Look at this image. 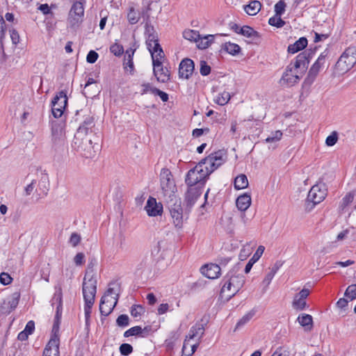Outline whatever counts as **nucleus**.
<instances>
[{"mask_svg": "<svg viewBox=\"0 0 356 356\" xmlns=\"http://www.w3.org/2000/svg\"><path fill=\"white\" fill-rule=\"evenodd\" d=\"M119 350L122 355L128 356L133 352V347L129 343H124L120 345Z\"/></svg>", "mask_w": 356, "mask_h": 356, "instance_id": "obj_56", "label": "nucleus"}, {"mask_svg": "<svg viewBox=\"0 0 356 356\" xmlns=\"http://www.w3.org/2000/svg\"><path fill=\"white\" fill-rule=\"evenodd\" d=\"M67 104V91L61 90L56 95L51 101V112L55 118L62 116Z\"/></svg>", "mask_w": 356, "mask_h": 356, "instance_id": "obj_11", "label": "nucleus"}, {"mask_svg": "<svg viewBox=\"0 0 356 356\" xmlns=\"http://www.w3.org/2000/svg\"><path fill=\"white\" fill-rule=\"evenodd\" d=\"M326 195L327 190L324 184L313 186L309 191L306 199L305 209L307 211H310L316 204L321 202Z\"/></svg>", "mask_w": 356, "mask_h": 356, "instance_id": "obj_7", "label": "nucleus"}, {"mask_svg": "<svg viewBox=\"0 0 356 356\" xmlns=\"http://www.w3.org/2000/svg\"><path fill=\"white\" fill-rule=\"evenodd\" d=\"M97 283V279L96 277H94V275H91L89 278H83L82 291L84 302L90 301L95 302Z\"/></svg>", "mask_w": 356, "mask_h": 356, "instance_id": "obj_12", "label": "nucleus"}, {"mask_svg": "<svg viewBox=\"0 0 356 356\" xmlns=\"http://www.w3.org/2000/svg\"><path fill=\"white\" fill-rule=\"evenodd\" d=\"M145 38L147 47L149 51H151L154 47H156V43H159L158 34L147 35Z\"/></svg>", "mask_w": 356, "mask_h": 356, "instance_id": "obj_46", "label": "nucleus"}, {"mask_svg": "<svg viewBox=\"0 0 356 356\" xmlns=\"http://www.w3.org/2000/svg\"><path fill=\"white\" fill-rule=\"evenodd\" d=\"M328 50L325 49L321 54L316 62L310 67L307 75L302 83V88L308 90L318 76L321 67L325 64Z\"/></svg>", "mask_w": 356, "mask_h": 356, "instance_id": "obj_9", "label": "nucleus"}, {"mask_svg": "<svg viewBox=\"0 0 356 356\" xmlns=\"http://www.w3.org/2000/svg\"><path fill=\"white\" fill-rule=\"evenodd\" d=\"M231 98V95L229 92L224 91L223 92L219 94V95L215 99V102L218 105L223 106L228 103Z\"/></svg>", "mask_w": 356, "mask_h": 356, "instance_id": "obj_43", "label": "nucleus"}, {"mask_svg": "<svg viewBox=\"0 0 356 356\" xmlns=\"http://www.w3.org/2000/svg\"><path fill=\"white\" fill-rule=\"evenodd\" d=\"M20 298V293L19 292H15L12 295V298L8 302V305H9L10 310H15L19 304Z\"/></svg>", "mask_w": 356, "mask_h": 356, "instance_id": "obj_48", "label": "nucleus"}, {"mask_svg": "<svg viewBox=\"0 0 356 356\" xmlns=\"http://www.w3.org/2000/svg\"><path fill=\"white\" fill-rule=\"evenodd\" d=\"M60 335L51 334V338L43 350V356L54 355L56 350H59Z\"/></svg>", "mask_w": 356, "mask_h": 356, "instance_id": "obj_20", "label": "nucleus"}, {"mask_svg": "<svg viewBox=\"0 0 356 356\" xmlns=\"http://www.w3.org/2000/svg\"><path fill=\"white\" fill-rule=\"evenodd\" d=\"M282 132L280 130L275 131L272 133V135L266 138V143L277 142L281 140L282 137Z\"/></svg>", "mask_w": 356, "mask_h": 356, "instance_id": "obj_61", "label": "nucleus"}, {"mask_svg": "<svg viewBox=\"0 0 356 356\" xmlns=\"http://www.w3.org/2000/svg\"><path fill=\"white\" fill-rule=\"evenodd\" d=\"M84 313H85V320L86 323L88 324L90 318V314L92 312V307L94 304V302L88 301L84 302Z\"/></svg>", "mask_w": 356, "mask_h": 356, "instance_id": "obj_55", "label": "nucleus"}, {"mask_svg": "<svg viewBox=\"0 0 356 356\" xmlns=\"http://www.w3.org/2000/svg\"><path fill=\"white\" fill-rule=\"evenodd\" d=\"M222 286L220 290V296L223 298L226 291L230 292L227 295V300H229L234 297L243 286L245 284V277L241 274L236 275L234 268L230 270L222 280Z\"/></svg>", "mask_w": 356, "mask_h": 356, "instance_id": "obj_2", "label": "nucleus"}, {"mask_svg": "<svg viewBox=\"0 0 356 356\" xmlns=\"http://www.w3.org/2000/svg\"><path fill=\"white\" fill-rule=\"evenodd\" d=\"M157 81L161 83H167L170 80V70L163 66L159 69L158 75L155 76Z\"/></svg>", "mask_w": 356, "mask_h": 356, "instance_id": "obj_33", "label": "nucleus"}, {"mask_svg": "<svg viewBox=\"0 0 356 356\" xmlns=\"http://www.w3.org/2000/svg\"><path fill=\"white\" fill-rule=\"evenodd\" d=\"M151 56H154L155 58H159L161 60L164 57V53L163 49L159 43L156 44V47H154L151 51H149Z\"/></svg>", "mask_w": 356, "mask_h": 356, "instance_id": "obj_51", "label": "nucleus"}, {"mask_svg": "<svg viewBox=\"0 0 356 356\" xmlns=\"http://www.w3.org/2000/svg\"><path fill=\"white\" fill-rule=\"evenodd\" d=\"M209 155L205 157L204 159H202L198 163L199 165H202V167L204 165L205 170L204 172L206 173V175L208 177L214 172L216 169L218 168V164H216L214 161H209Z\"/></svg>", "mask_w": 356, "mask_h": 356, "instance_id": "obj_27", "label": "nucleus"}, {"mask_svg": "<svg viewBox=\"0 0 356 356\" xmlns=\"http://www.w3.org/2000/svg\"><path fill=\"white\" fill-rule=\"evenodd\" d=\"M97 261L95 257L90 258L88 264V268L86 270V273L84 277L89 278L90 277L91 275H94V277H95V273L94 270V267L97 265Z\"/></svg>", "mask_w": 356, "mask_h": 356, "instance_id": "obj_49", "label": "nucleus"}, {"mask_svg": "<svg viewBox=\"0 0 356 356\" xmlns=\"http://www.w3.org/2000/svg\"><path fill=\"white\" fill-rule=\"evenodd\" d=\"M204 327L203 325L200 324V323H196L195 325H193L191 328L188 335L186 336V340H187V339H192L194 337H195L196 336H197L198 334H200V338H201L204 335Z\"/></svg>", "mask_w": 356, "mask_h": 356, "instance_id": "obj_32", "label": "nucleus"}, {"mask_svg": "<svg viewBox=\"0 0 356 356\" xmlns=\"http://www.w3.org/2000/svg\"><path fill=\"white\" fill-rule=\"evenodd\" d=\"M213 39H214L213 35H207L204 36V40H205V41L202 40L197 44L198 49H205L208 48L211 45V44L213 42Z\"/></svg>", "mask_w": 356, "mask_h": 356, "instance_id": "obj_47", "label": "nucleus"}, {"mask_svg": "<svg viewBox=\"0 0 356 356\" xmlns=\"http://www.w3.org/2000/svg\"><path fill=\"white\" fill-rule=\"evenodd\" d=\"M49 188V181L48 175L42 174L38 184V187L35 191L38 193L39 196H45L47 195Z\"/></svg>", "mask_w": 356, "mask_h": 356, "instance_id": "obj_22", "label": "nucleus"}, {"mask_svg": "<svg viewBox=\"0 0 356 356\" xmlns=\"http://www.w3.org/2000/svg\"><path fill=\"white\" fill-rule=\"evenodd\" d=\"M200 66V73L201 75L205 76H208L211 73V68L205 60H201Z\"/></svg>", "mask_w": 356, "mask_h": 356, "instance_id": "obj_58", "label": "nucleus"}, {"mask_svg": "<svg viewBox=\"0 0 356 356\" xmlns=\"http://www.w3.org/2000/svg\"><path fill=\"white\" fill-rule=\"evenodd\" d=\"M112 298L114 299L113 302L106 298L105 296L102 297L99 303V311L102 316H107L113 312L120 298L119 292L116 293V297H113Z\"/></svg>", "mask_w": 356, "mask_h": 356, "instance_id": "obj_17", "label": "nucleus"}, {"mask_svg": "<svg viewBox=\"0 0 356 356\" xmlns=\"http://www.w3.org/2000/svg\"><path fill=\"white\" fill-rule=\"evenodd\" d=\"M286 3L284 0H280L275 5V15L282 16L285 12Z\"/></svg>", "mask_w": 356, "mask_h": 356, "instance_id": "obj_54", "label": "nucleus"}, {"mask_svg": "<svg viewBox=\"0 0 356 356\" xmlns=\"http://www.w3.org/2000/svg\"><path fill=\"white\" fill-rule=\"evenodd\" d=\"M163 204L157 202L156 198L149 197L147 201L145 209L149 216H161L163 213Z\"/></svg>", "mask_w": 356, "mask_h": 356, "instance_id": "obj_18", "label": "nucleus"}, {"mask_svg": "<svg viewBox=\"0 0 356 356\" xmlns=\"http://www.w3.org/2000/svg\"><path fill=\"white\" fill-rule=\"evenodd\" d=\"M268 24L270 26H275L277 28H282L285 25L286 22L281 18L280 15L278 16L275 15V16L268 19Z\"/></svg>", "mask_w": 356, "mask_h": 356, "instance_id": "obj_45", "label": "nucleus"}, {"mask_svg": "<svg viewBox=\"0 0 356 356\" xmlns=\"http://www.w3.org/2000/svg\"><path fill=\"white\" fill-rule=\"evenodd\" d=\"M6 27L0 29V63H3L6 60L3 40L5 37Z\"/></svg>", "mask_w": 356, "mask_h": 356, "instance_id": "obj_38", "label": "nucleus"}, {"mask_svg": "<svg viewBox=\"0 0 356 356\" xmlns=\"http://www.w3.org/2000/svg\"><path fill=\"white\" fill-rule=\"evenodd\" d=\"M293 307L296 310H304L308 307L305 299H300L298 296H295L292 302Z\"/></svg>", "mask_w": 356, "mask_h": 356, "instance_id": "obj_42", "label": "nucleus"}, {"mask_svg": "<svg viewBox=\"0 0 356 356\" xmlns=\"http://www.w3.org/2000/svg\"><path fill=\"white\" fill-rule=\"evenodd\" d=\"M132 336L145 337V335L143 334L142 327L138 325L132 327L124 332V337H129Z\"/></svg>", "mask_w": 356, "mask_h": 356, "instance_id": "obj_37", "label": "nucleus"}, {"mask_svg": "<svg viewBox=\"0 0 356 356\" xmlns=\"http://www.w3.org/2000/svg\"><path fill=\"white\" fill-rule=\"evenodd\" d=\"M142 90L140 94L145 95L147 92H151L152 94H154V90H156V88L153 87L150 83H143L141 84Z\"/></svg>", "mask_w": 356, "mask_h": 356, "instance_id": "obj_62", "label": "nucleus"}, {"mask_svg": "<svg viewBox=\"0 0 356 356\" xmlns=\"http://www.w3.org/2000/svg\"><path fill=\"white\" fill-rule=\"evenodd\" d=\"M164 202L169 210L173 225L176 228L181 229L184 222L188 220L191 209L185 204L183 207L181 200L178 196L168 199Z\"/></svg>", "mask_w": 356, "mask_h": 356, "instance_id": "obj_1", "label": "nucleus"}, {"mask_svg": "<svg viewBox=\"0 0 356 356\" xmlns=\"http://www.w3.org/2000/svg\"><path fill=\"white\" fill-rule=\"evenodd\" d=\"M264 250H265V248L263 245H259L258 247V248L256 250L255 253L253 254L252 258L248 261V264H246V266L245 267L244 271H245V273H248L251 270V268H252V266L261 257L262 254L264 252Z\"/></svg>", "mask_w": 356, "mask_h": 356, "instance_id": "obj_26", "label": "nucleus"}, {"mask_svg": "<svg viewBox=\"0 0 356 356\" xmlns=\"http://www.w3.org/2000/svg\"><path fill=\"white\" fill-rule=\"evenodd\" d=\"M92 140L89 138H85L84 140H73L72 147L85 158H93L99 149V138L96 136V138Z\"/></svg>", "mask_w": 356, "mask_h": 356, "instance_id": "obj_4", "label": "nucleus"}, {"mask_svg": "<svg viewBox=\"0 0 356 356\" xmlns=\"http://www.w3.org/2000/svg\"><path fill=\"white\" fill-rule=\"evenodd\" d=\"M289 351L284 347H278L271 356H289Z\"/></svg>", "mask_w": 356, "mask_h": 356, "instance_id": "obj_64", "label": "nucleus"}, {"mask_svg": "<svg viewBox=\"0 0 356 356\" xmlns=\"http://www.w3.org/2000/svg\"><path fill=\"white\" fill-rule=\"evenodd\" d=\"M86 3L73 2L69 12L68 21L70 27L75 29L79 26L83 21L84 15V4Z\"/></svg>", "mask_w": 356, "mask_h": 356, "instance_id": "obj_10", "label": "nucleus"}, {"mask_svg": "<svg viewBox=\"0 0 356 356\" xmlns=\"http://www.w3.org/2000/svg\"><path fill=\"white\" fill-rule=\"evenodd\" d=\"M183 37L188 40L195 42H197L198 40L202 39L198 31L190 29L185 30L183 32Z\"/></svg>", "mask_w": 356, "mask_h": 356, "instance_id": "obj_39", "label": "nucleus"}, {"mask_svg": "<svg viewBox=\"0 0 356 356\" xmlns=\"http://www.w3.org/2000/svg\"><path fill=\"white\" fill-rule=\"evenodd\" d=\"M110 51L116 56H120L124 53V48L122 45L114 43L110 47Z\"/></svg>", "mask_w": 356, "mask_h": 356, "instance_id": "obj_59", "label": "nucleus"}, {"mask_svg": "<svg viewBox=\"0 0 356 356\" xmlns=\"http://www.w3.org/2000/svg\"><path fill=\"white\" fill-rule=\"evenodd\" d=\"M127 19L131 24H136L139 21L140 15L135 10L134 7L129 8L127 14Z\"/></svg>", "mask_w": 356, "mask_h": 356, "instance_id": "obj_44", "label": "nucleus"}, {"mask_svg": "<svg viewBox=\"0 0 356 356\" xmlns=\"http://www.w3.org/2000/svg\"><path fill=\"white\" fill-rule=\"evenodd\" d=\"M338 138V133L335 131L332 132V134L326 138V145L329 147L334 145L337 143Z\"/></svg>", "mask_w": 356, "mask_h": 356, "instance_id": "obj_60", "label": "nucleus"}, {"mask_svg": "<svg viewBox=\"0 0 356 356\" xmlns=\"http://www.w3.org/2000/svg\"><path fill=\"white\" fill-rule=\"evenodd\" d=\"M226 153L224 150H218L209 154V161H214L219 168L226 161Z\"/></svg>", "mask_w": 356, "mask_h": 356, "instance_id": "obj_29", "label": "nucleus"}, {"mask_svg": "<svg viewBox=\"0 0 356 356\" xmlns=\"http://www.w3.org/2000/svg\"><path fill=\"white\" fill-rule=\"evenodd\" d=\"M240 34L252 40H257L261 38L259 33L249 26H242L241 29H240Z\"/></svg>", "mask_w": 356, "mask_h": 356, "instance_id": "obj_28", "label": "nucleus"}, {"mask_svg": "<svg viewBox=\"0 0 356 356\" xmlns=\"http://www.w3.org/2000/svg\"><path fill=\"white\" fill-rule=\"evenodd\" d=\"M95 126V123L94 117H86L77 129L76 132L74 134V140H84L85 138H88V134L94 132Z\"/></svg>", "mask_w": 356, "mask_h": 356, "instance_id": "obj_13", "label": "nucleus"}, {"mask_svg": "<svg viewBox=\"0 0 356 356\" xmlns=\"http://www.w3.org/2000/svg\"><path fill=\"white\" fill-rule=\"evenodd\" d=\"M120 284L115 282H111L109 284V287L105 292V294L104 296H105L106 298H107V297L109 296L115 295V297H116V293L118 292L120 293Z\"/></svg>", "mask_w": 356, "mask_h": 356, "instance_id": "obj_41", "label": "nucleus"}, {"mask_svg": "<svg viewBox=\"0 0 356 356\" xmlns=\"http://www.w3.org/2000/svg\"><path fill=\"white\" fill-rule=\"evenodd\" d=\"M200 271L203 275L209 279L218 278L221 274L220 265L212 263L202 266Z\"/></svg>", "mask_w": 356, "mask_h": 356, "instance_id": "obj_19", "label": "nucleus"}, {"mask_svg": "<svg viewBox=\"0 0 356 356\" xmlns=\"http://www.w3.org/2000/svg\"><path fill=\"white\" fill-rule=\"evenodd\" d=\"M293 67H292V63H291L286 67L283 73L282 78L280 80V83L282 86H293L297 83L302 77L301 75L296 74H293Z\"/></svg>", "mask_w": 356, "mask_h": 356, "instance_id": "obj_14", "label": "nucleus"}, {"mask_svg": "<svg viewBox=\"0 0 356 356\" xmlns=\"http://www.w3.org/2000/svg\"><path fill=\"white\" fill-rule=\"evenodd\" d=\"M145 312V308L140 305H134L131 306L130 313L134 318L140 317Z\"/></svg>", "mask_w": 356, "mask_h": 356, "instance_id": "obj_50", "label": "nucleus"}, {"mask_svg": "<svg viewBox=\"0 0 356 356\" xmlns=\"http://www.w3.org/2000/svg\"><path fill=\"white\" fill-rule=\"evenodd\" d=\"M261 4L259 1H251L248 5L244 6V10L249 15H255L261 10Z\"/></svg>", "mask_w": 356, "mask_h": 356, "instance_id": "obj_31", "label": "nucleus"}, {"mask_svg": "<svg viewBox=\"0 0 356 356\" xmlns=\"http://www.w3.org/2000/svg\"><path fill=\"white\" fill-rule=\"evenodd\" d=\"M248 186L247 176L244 174L238 175L234 179V188L236 190L244 189Z\"/></svg>", "mask_w": 356, "mask_h": 356, "instance_id": "obj_34", "label": "nucleus"}, {"mask_svg": "<svg viewBox=\"0 0 356 356\" xmlns=\"http://www.w3.org/2000/svg\"><path fill=\"white\" fill-rule=\"evenodd\" d=\"M254 314L253 312H249L244 315L236 323L235 329H238L245 325L253 317Z\"/></svg>", "mask_w": 356, "mask_h": 356, "instance_id": "obj_57", "label": "nucleus"}, {"mask_svg": "<svg viewBox=\"0 0 356 356\" xmlns=\"http://www.w3.org/2000/svg\"><path fill=\"white\" fill-rule=\"evenodd\" d=\"M116 324L119 327H127L129 325V318L127 314H121L116 319Z\"/></svg>", "mask_w": 356, "mask_h": 356, "instance_id": "obj_53", "label": "nucleus"}, {"mask_svg": "<svg viewBox=\"0 0 356 356\" xmlns=\"http://www.w3.org/2000/svg\"><path fill=\"white\" fill-rule=\"evenodd\" d=\"M152 64H153V74L154 76L158 75L159 69L163 67L162 62L159 58H155L154 56H152Z\"/></svg>", "mask_w": 356, "mask_h": 356, "instance_id": "obj_63", "label": "nucleus"}, {"mask_svg": "<svg viewBox=\"0 0 356 356\" xmlns=\"http://www.w3.org/2000/svg\"><path fill=\"white\" fill-rule=\"evenodd\" d=\"M65 124L57 120L51 121V148L58 153H61L67 148L65 133Z\"/></svg>", "mask_w": 356, "mask_h": 356, "instance_id": "obj_3", "label": "nucleus"}, {"mask_svg": "<svg viewBox=\"0 0 356 356\" xmlns=\"http://www.w3.org/2000/svg\"><path fill=\"white\" fill-rule=\"evenodd\" d=\"M298 322L304 327L305 331L309 332L313 329V318L307 314H301L297 318Z\"/></svg>", "mask_w": 356, "mask_h": 356, "instance_id": "obj_25", "label": "nucleus"}, {"mask_svg": "<svg viewBox=\"0 0 356 356\" xmlns=\"http://www.w3.org/2000/svg\"><path fill=\"white\" fill-rule=\"evenodd\" d=\"M356 63V46L348 47L335 64V70L339 74L350 70Z\"/></svg>", "mask_w": 356, "mask_h": 356, "instance_id": "obj_6", "label": "nucleus"}, {"mask_svg": "<svg viewBox=\"0 0 356 356\" xmlns=\"http://www.w3.org/2000/svg\"><path fill=\"white\" fill-rule=\"evenodd\" d=\"M208 178L209 177L206 175L202 165L198 163L188 171L185 183L188 186H201V188H203Z\"/></svg>", "mask_w": 356, "mask_h": 356, "instance_id": "obj_8", "label": "nucleus"}, {"mask_svg": "<svg viewBox=\"0 0 356 356\" xmlns=\"http://www.w3.org/2000/svg\"><path fill=\"white\" fill-rule=\"evenodd\" d=\"M222 49L227 52L228 54L235 56L238 54L241 51V47L239 45L235 43H232L230 42H225L223 45Z\"/></svg>", "mask_w": 356, "mask_h": 356, "instance_id": "obj_36", "label": "nucleus"}, {"mask_svg": "<svg viewBox=\"0 0 356 356\" xmlns=\"http://www.w3.org/2000/svg\"><path fill=\"white\" fill-rule=\"evenodd\" d=\"M55 293L54 294V296L51 300V305L54 307L56 305V307H63V293H62V289L61 287H56L55 288Z\"/></svg>", "mask_w": 356, "mask_h": 356, "instance_id": "obj_35", "label": "nucleus"}, {"mask_svg": "<svg viewBox=\"0 0 356 356\" xmlns=\"http://www.w3.org/2000/svg\"><path fill=\"white\" fill-rule=\"evenodd\" d=\"M344 296L353 300L356 298V284H351L346 289Z\"/></svg>", "mask_w": 356, "mask_h": 356, "instance_id": "obj_52", "label": "nucleus"}, {"mask_svg": "<svg viewBox=\"0 0 356 356\" xmlns=\"http://www.w3.org/2000/svg\"><path fill=\"white\" fill-rule=\"evenodd\" d=\"M195 70L194 61L188 58H184L179 65V78L188 79Z\"/></svg>", "mask_w": 356, "mask_h": 356, "instance_id": "obj_16", "label": "nucleus"}, {"mask_svg": "<svg viewBox=\"0 0 356 356\" xmlns=\"http://www.w3.org/2000/svg\"><path fill=\"white\" fill-rule=\"evenodd\" d=\"M355 195V193L354 191L348 193L342 198L341 202L339 205V208L341 210H343L347 206H348L351 202H353Z\"/></svg>", "mask_w": 356, "mask_h": 356, "instance_id": "obj_40", "label": "nucleus"}, {"mask_svg": "<svg viewBox=\"0 0 356 356\" xmlns=\"http://www.w3.org/2000/svg\"><path fill=\"white\" fill-rule=\"evenodd\" d=\"M201 186H188V189L184 195V204L192 210L197 200L202 193Z\"/></svg>", "mask_w": 356, "mask_h": 356, "instance_id": "obj_15", "label": "nucleus"}, {"mask_svg": "<svg viewBox=\"0 0 356 356\" xmlns=\"http://www.w3.org/2000/svg\"><path fill=\"white\" fill-rule=\"evenodd\" d=\"M236 204L241 211H246L251 204V197L248 193L238 196L236 200Z\"/></svg>", "mask_w": 356, "mask_h": 356, "instance_id": "obj_24", "label": "nucleus"}, {"mask_svg": "<svg viewBox=\"0 0 356 356\" xmlns=\"http://www.w3.org/2000/svg\"><path fill=\"white\" fill-rule=\"evenodd\" d=\"M51 334L59 335L60 325L62 318L63 307H56Z\"/></svg>", "mask_w": 356, "mask_h": 356, "instance_id": "obj_30", "label": "nucleus"}, {"mask_svg": "<svg viewBox=\"0 0 356 356\" xmlns=\"http://www.w3.org/2000/svg\"><path fill=\"white\" fill-rule=\"evenodd\" d=\"M307 56V52H301L296 57L294 64L292 63L294 70L300 69L301 74L306 72L310 61Z\"/></svg>", "mask_w": 356, "mask_h": 356, "instance_id": "obj_21", "label": "nucleus"}, {"mask_svg": "<svg viewBox=\"0 0 356 356\" xmlns=\"http://www.w3.org/2000/svg\"><path fill=\"white\" fill-rule=\"evenodd\" d=\"M308 40L305 37H301L293 44H289L287 49L289 54H296L307 47Z\"/></svg>", "mask_w": 356, "mask_h": 356, "instance_id": "obj_23", "label": "nucleus"}, {"mask_svg": "<svg viewBox=\"0 0 356 356\" xmlns=\"http://www.w3.org/2000/svg\"><path fill=\"white\" fill-rule=\"evenodd\" d=\"M160 183L164 200L177 196L175 194L177 191L175 181L171 171L168 168L161 169Z\"/></svg>", "mask_w": 356, "mask_h": 356, "instance_id": "obj_5", "label": "nucleus"}]
</instances>
